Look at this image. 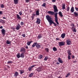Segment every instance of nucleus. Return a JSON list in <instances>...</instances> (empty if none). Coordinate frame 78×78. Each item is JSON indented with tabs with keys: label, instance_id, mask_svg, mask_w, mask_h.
<instances>
[{
	"label": "nucleus",
	"instance_id": "obj_1",
	"mask_svg": "<svg viewBox=\"0 0 78 78\" xmlns=\"http://www.w3.org/2000/svg\"><path fill=\"white\" fill-rule=\"evenodd\" d=\"M46 18L47 20L48 21V22H49L50 26H51V25H52V23H53V24L54 25L55 27L57 26L56 23L54 22L53 21L51 20L52 18L51 16H49L48 15H47L46 16Z\"/></svg>",
	"mask_w": 78,
	"mask_h": 78
},
{
	"label": "nucleus",
	"instance_id": "obj_2",
	"mask_svg": "<svg viewBox=\"0 0 78 78\" xmlns=\"http://www.w3.org/2000/svg\"><path fill=\"white\" fill-rule=\"evenodd\" d=\"M48 13L51 15H54V14L55 21L57 25H59V23L58 21V12H56L55 13V12L53 11L51 12V11H49L48 12Z\"/></svg>",
	"mask_w": 78,
	"mask_h": 78
},
{
	"label": "nucleus",
	"instance_id": "obj_3",
	"mask_svg": "<svg viewBox=\"0 0 78 78\" xmlns=\"http://www.w3.org/2000/svg\"><path fill=\"white\" fill-rule=\"evenodd\" d=\"M66 42L67 45H70L71 43H72V42H71V41H70V39L69 38H68L67 39L66 41Z\"/></svg>",
	"mask_w": 78,
	"mask_h": 78
},
{
	"label": "nucleus",
	"instance_id": "obj_4",
	"mask_svg": "<svg viewBox=\"0 0 78 78\" xmlns=\"http://www.w3.org/2000/svg\"><path fill=\"white\" fill-rule=\"evenodd\" d=\"M26 49H25V48L23 47H22L21 48L20 52H21V53H25L26 51Z\"/></svg>",
	"mask_w": 78,
	"mask_h": 78
},
{
	"label": "nucleus",
	"instance_id": "obj_5",
	"mask_svg": "<svg viewBox=\"0 0 78 78\" xmlns=\"http://www.w3.org/2000/svg\"><path fill=\"white\" fill-rule=\"evenodd\" d=\"M53 8L54 9V12H58V9L57 8V7L56 5H54L53 6Z\"/></svg>",
	"mask_w": 78,
	"mask_h": 78
},
{
	"label": "nucleus",
	"instance_id": "obj_6",
	"mask_svg": "<svg viewBox=\"0 0 78 78\" xmlns=\"http://www.w3.org/2000/svg\"><path fill=\"white\" fill-rule=\"evenodd\" d=\"M66 43L64 41H62L58 42L59 45V46H63V45H65V43Z\"/></svg>",
	"mask_w": 78,
	"mask_h": 78
},
{
	"label": "nucleus",
	"instance_id": "obj_7",
	"mask_svg": "<svg viewBox=\"0 0 78 78\" xmlns=\"http://www.w3.org/2000/svg\"><path fill=\"white\" fill-rule=\"evenodd\" d=\"M36 66V65H33V66H31L29 67L28 69L29 71V72L32 71V69H33V67H35V66Z\"/></svg>",
	"mask_w": 78,
	"mask_h": 78
},
{
	"label": "nucleus",
	"instance_id": "obj_8",
	"mask_svg": "<svg viewBox=\"0 0 78 78\" xmlns=\"http://www.w3.org/2000/svg\"><path fill=\"white\" fill-rule=\"evenodd\" d=\"M42 67H40L38 68H37L36 69V70L37 72H41L42 71Z\"/></svg>",
	"mask_w": 78,
	"mask_h": 78
},
{
	"label": "nucleus",
	"instance_id": "obj_9",
	"mask_svg": "<svg viewBox=\"0 0 78 78\" xmlns=\"http://www.w3.org/2000/svg\"><path fill=\"white\" fill-rule=\"evenodd\" d=\"M1 32L2 33V34L3 35H5L6 31H5V30L4 29H3L1 30Z\"/></svg>",
	"mask_w": 78,
	"mask_h": 78
},
{
	"label": "nucleus",
	"instance_id": "obj_10",
	"mask_svg": "<svg viewBox=\"0 0 78 78\" xmlns=\"http://www.w3.org/2000/svg\"><path fill=\"white\" fill-rule=\"evenodd\" d=\"M58 62H60V63H61L62 64L63 63V61H62V59H61V58H60V57H59L58 58Z\"/></svg>",
	"mask_w": 78,
	"mask_h": 78
},
{
	"label": "nucleus",
	"instance_id": "obj_11",
	"mask_svg": "<svg viewBox=\"0 0 78 78\" xmlns=\"http://www.w3.org/2000/svg\"><path fill=\"white\" fill-rule=\"evenodd\" d=\"M21 27L20 25L19 24H18L16 26V29L17 30H20V28Z\"/></svg>",
	"mask_w": 78,
	"mask_h": 78
},
{
	"label": "nucleus",
	"instance_id": "obj_12",
	"mask_svg": "<svg viewBox=\"0 0 78 78\" xmlns=\"http://www.w3.org/2000/svg\"><path fill=\"white\" fill-rule=\"evenodd\" d=\"M36 23H37L38 24H40L41 23V20L39 18H37V21Z\"/></svg>",
	"mask_w": 78,
	"mask_h": 78
},
{
	"label": "nucleus",
	"instance_id": "obj_13",
	"mask_svg": "<svg viewBox=\"0 0 78 78\" xmlns=\"http://www.w3.org/2000/svg\"><path fill=\"white\" fill-rule=\"evenodd\" d=\"M71 30H73V32H74V33H76V28L75 27H72Z\"/></svg>",
	"mask_w": 78,
	"mask_h": 78
},
{
	"label": "nucleus",
	"instance_id": "obj_14",
	"mask_svg": "<svg viewBox=\"0 0 78 78\" xmlns=\"http://www.w3.org/2000/svg\"><path fill=\"white\" fill-rule=\"evenodd\" d=\"M19 75V73L18 72H15V74L14 75V76L17 78V76Z\"/></svg>",
	"mask_w": 78,
	"mask_h": 78
},
{
	"label": "nucleus",
	"instance_id": "obj_15",
	"mask_svg": "<svg viewBox=\"0 0 78 78\" xmlns=\"http://www.w3.org/2000/svg\"><path fill=\"white\" fill-rule=\"evenodd\" d=\"M66 4L63 3L62 4V9H66Z\"/></svg>",
	"mask_w": 78,
	"mask_h": 78
},
{
	"label": "nucleus",
	"instance_id": "obj_16",
	"mask_svg": "<svg viewBox=\"0 0 78 78\" xmlns=\"http://www.w3.org/2000/svg\"><path fill=\"white\" fill-rule=\"evenodd\" d=\"M67 53H68V55H71V51L70 50V49L68 50Z\"/></svg>",
	"mask_w": 78,
	"mask_h": 78
},
{
	"label": "nucleus",
	"instance_id": "obj_17",
	"mask_svg": "<svg viewBox=\"0 0 78 78\" xmlns=\"http://www.w3.org/2000/svg\"><path fill=\"white\" fill-rule=\"evenodd\" d=\"M66 36V34H61V37L62 39H64L65 37Z\"/></svg>",
	"mask_w": 78,
	"mask_h": 78
},
{
	"label": "nucleus",
	"instance_id": "obj_18",
	"mask_svg": "<svg viewBox=\"0 0 78 78\" xmlns=\"http://www.w3.org/2000/svg\"><path fill=\"white\" fill-rule=\"evenodd\" d=\"M36 47H37V48H41V45L39 44H37L36 45Z\"/></svg>",
	"mask_w": 78,
	"mask_h": 78
},
{
	"label": "nucleus",
	"instance_id": "obj_19",
	"mask_svg": "<svg viewBox=\"0 0 78 78\" xmlns=\"http://www.w3.org/2000/svg\"><path fill=\"white\" fill-rule=\"evenodd\" d=\"M34 73H32L30 74L29 75V77H30V78H31L33 76V75L34 74Z\"/></svg>",
	"mask_w": 78,
	"mask_h": 78
},
{
	"label": "nucleus",
	"instance_id": "obj_20",
	"mask_svg": "<svg viewBox=\"0 0 78 78\" xmlns=\"http://www.w3.org/2000/svg\"><path fill=\"white\" fill-rule=\"evenodd\" d=\"M71 12H74V7H72L70 10Z\"/></svg>",
	"mask_w": 78,
	"mask_h": 78
},
{
	"label": "nucleus",
	"instance_id": "obj_21",
	"mask_svg": "<svg viewBox=\"0 0 78 78\" xmlns=\"http://www.w3.org/2000/svg\"><path fill=\"white\" fill-rule=\"evenodd\" d=\"M42 35L41 34H39V35H38L37 38L38 39H41V38H42Z\"/></svg>",
	"mask_w": 78,
	"mask_h": 78
},
{
	"label": "nucleus",
	"instance_id": "obj_22",
	"mask_svg": "<svg viewBox=\"0 0 78 78\" xmlns=\"http://www.w3.org/2000/svg\"><path fill=\"white\" fill-rule=\"evenodd\" d=\"M20 75H22V74L23 73H24V70H23L20 69Z\"/></svg>",
	"mask_w": 78,
	"mask_h": 78
},
{
	"label": "nucleus",
	"instance_id": "obj_23",
	"mask_svg": "<svg viewBox=\"0 0 78 78\" xmlns=\"http://www.w3.org/2000/svg\"><path fill=\"white\" fill-rule=\"evenodd\" d=\"M74 16L75 17H77V16H78V12H74Z\"/></svg>",
	"mask_w": 78,
	"mask_h": 78
},
{
	"label": "nucleus",
	"instance_id": "obj_24",
	"mask_svg": "<svg viewBox=\"0 0 78 78\" xmlns=\"http://www.w3.org/2000/svg\"><path fill=\"white\" fill-rule=\"evenodd\" d=\"M58 14L59 16H60V17H63V15H62V12H58Z\"/></svg>",
	"mask_w": 78,
	"mask_h": 78
},
{
	"label": "nucleus",
	"instance_id": "obj_25",
	"mask_svg": "<svg viewBox=\"0 0 78 78\" xmlns=\"http://www.w3.org/2000/svg\"><path fill=\"white\" fill-rule=\"evenodd\" d=\"M21 58H24L25 56L24 55V53H22L20 55Z\"/></svg>",
	"mask_w": 78,
	"mask_h": 78
},
{
	"label": "nucleus",
	"instance_id": "obj_26",
	"mask_svg": "<svg viewBox=\"0 0 78 78\" xmlns=\"http://www.w3.org/2000/svg\"><path fill=\"white\" fill-rule=\"evenodd\" d=\"M19 0H14V3L15 5H17L18 3V1Z\"/></svg>",
	"mask_w": 78,
	"mask_h": 78
},
{
	"label": "nucleus",
	"instance_id": "obj_27",
	"mask_svg": "<svg viewBox=\"0 0 78 78\" xmlns=\"http://www.w3.org/2000/svg\"><path fill=\"white\" fill-rule=\"evenodd\" d=\"M39 11H40L38 10L36 11V14L37 16H39Z\"/></svg>",
	"mask_w": 78,
	"mask_h": 78
},
{
	"label": "nucleus",
	"instance_id": "obj_28",
	"mask_svg": "<svg viewBox=\"0 0 78 78\" xmlns=\"http://www.w3.org/2000/svg\"><path fill=\"white\" fill-rule=\"evenodd\" d=\"M6 44H11V42L10 41H9L7 40L6 41Z\"/></svg>",
	"mask_w": 78,
	"mask_h": 78
},
{
	"label": "nucleus",
	"instance_id": "obj_29",
	"mask_svg": "<svg viewBox=\"0 0 78 78\" xmlns=\"http://www.w3.org/2000/svg\"><path fill=\"white\" fill-rule=\"evenodd\" d=\"M13 62L11 61H9L7 62V64H12Z\"/></svg>",
	"mask_w": 78,
	"mask_h": 78
},
{
	"label": "nucleus",
	"instance_id": "obj_30",
	"mask_svg": "<svg viewBox=\"0 0 78 78\" xmlns=\"http://www.w3.org/2000/svg\"><path fill=\"white\" fill-rule=\"evenodd\" d=\"M17 19H19V20H21V19H22V18H21V17H20L19 14L17 15Z\"/></svg>",
	"mask_w": 78,
	"mask_h": 78
},
{
	"label": "nucleus",
	"instance_id": "obj_31",
	"mask_svg": "<svg viewBox=\"0 0 78 78\" xmlns=\"http://www.w3.org/2000/svg\"><path fill=\"white\" fill-rule=\"evenodd\" d=\"M37 44V42L34 43L32 45V47H34Z\"/></svg>",
	"mask_w": 78,
	"mask_h": 78
},
{
	"label": "nucleus",
	"instance_id": "obj_32",
	"mask_svg": "<svg viewBox=\"0 0 78 78\" xmlns=\"http://www.w3.org/2000/svg\"><path fill=\"white\" fill-rule=\"evenodd\" d=\"M32 41H28L27 42V45H30V44H31V42H32Z\"/></svg>",
	"mask_w": 78,
	"mask_h": 78
},
{
	"label": "nucleus",
	"instance_id": "obj_33",
	"mask_svg": "<svg viewBox=\"0 0 78 78\" xmlns=\"http://www.w3.org/2000/svg\"><path fill=\"white\" fill-rule=\"evenodd\" d=\"M43 58V55H40L38 57V59H42Z\"/></svg>",
	"mask_w": 78,
	"mask_h": 78
},
{
	"label": "nucleus",
	"instance_id": "obj_34",
	"mask_svg": "<svg viewBox=\"0 0 78 78\" xmlns=\"http://www.w3.org/2000/svg\"><path fill=\"white\" fill-rule=\"evenodd\" d=\"M53 50L54 51H57V48L55 47H54L53 48Z\"/></svg>",
	"mask_w": 78,
	"mask_h": 78
},
{
	"label": "nucleus",
	"instance_id": "obj_35",
	"mask_svg": "<svg viewBox=\"0 0 78 78\" xmlns=\"http://www.w3.org/2000/svg\"><path fill=\"white\" fill-rule=\"evenodd\" d=\"M45 51H46V52H47V53H48L49 51V49L48 48H46L45 49Z\"/></svg>",
	"mask_w": 78,
	"mask_h": 78
},
{
	"label": "nucleus",
	"instance_id": "obj_36",
	"mask_svg": "<svg viewBox=\"0 0 78 78\" xmlns=\"http://www.w3.org/2000/svg\"><path fill=\"white\" fill-rule=\"evenodd\" d=\"M17 57L18 58H20V53H18L17 55Z\"/></svg>",
	"mask_w": 78,
	"mask_h": 78
},
{
	"label": "nucleus",
	"instance_id": "obj_37",
	"mask_svg": "<svg viewBox=\"0 0 78 78\" xmlns=\"http://www.w3.org/2000/svg\"><path fill=\"white\" fill-rule=\"evenodd\" d=\"M0 22H1L2 23H5V22L3 21V20H0Z\"/></svg>",
	"mask_w": 78,
	"mask_h": 78
},
{
	"label": "nucleus",
	"instance_id": "obj_38",
	"mask_svg": "<svg viewBox=\"0 0 78 78\" xmlns=\"http://www.w3.org/2000/svg\"><path fill=\"white\" fill-rule=\"evenodd\" d=\"M48 57L47 56L45 57V58L44 59V61H47L48 59Z\"/></svg>",
	"mask_w": 78,
	"mask_h": 78
},
{
	"label": "nucleus",
	"instance_id": "obj_39",
	"mask_svg": "<svg viewBox=\"0 0 78 78\" xmlns=\"http://www.w3.org/2000/svg\"><path fill=\"white\" fill-rule=\"evenodd\" d=\"M68 60H70V59H71V58L70 57V55H68Z\"/></svg>",
	"mask_w": 78,
	"mask_h": 78
},
{
	"label": "nucleus",
	"instance_id": "obj_40",
	"mask_svg": "<svg viewBox=\"0 0 78 78\" xmlns=\"http://www.w3.org/2000/svg\"><path fill=\"white\" fill-rule=\"evenodd\" d=\"M70 9V7H67L66 9V11H69V10Z\"/></svg>",
	"mask_w": 78,
	"mask_h": 78
},
{
	"label": "nucleus",
	"instance_id": "obj_41",
	"mask_svg": "<svg viewBox=\"0 0 78 78\" xmlns=\"http://www.w3.org/2000/svg\"><path fill=\"white\" fill-rule=\"evenodd\" d=\"M42 6H44V7H45V8L46 7V3H44L43 5H42Z\"/></svg>",
	"mask_w": 78,
	"mask_h": 78
},
{
	"label": "nucleus",
	"instance_id": "obj_42",
	"mask_svg": "<svg viewBox=\"0 0 78 78\" xmlns=\"http://www.w3.org/2000/svg\"><path fill=\"white\" fill-rule=\"evenodd\" d=\"M70 73H68L67 74V75L66 76V78H67V77H68L69 76H70Z\"/></svg>",
	"mask_w": 78,
	"mask_h": 78
},
{
	"label": "nucleus",
	"instance_id": "obj_43",
	"mask_svg": "<svg viewBox=\"0 0 78 78\" xmlns=\"http://www.w3.org/2000/svg\"><path fill=\"white\" fill-rule=\"evenodd\" d=\"M1 8H4V5L3 4H1Z\"/></svg>",
	"mask_w": 78,
	"mask_h": 78
},
{
	"label": "nucleus",
	"instance_id": "obj_44",
	"mask_svg": "<svg viewBox=\"0 0 78 78\" xmlns=\"http://www.w3.org/2000/svg\"><path fill=\"white\" fill-rule=\"evenodd\" d=\"M71 26L72 27H75V24H71Z\"/></svg>",
	"mask_w": 78,
	"mask_h": 78
},
{
	"label": "nucleus",
	"instance_id": "obj_45",
	"mask_svg": "<svg viewBox=\"0 0 78 78\" xmlns=\"http://www.w3.org/2000/svg\"><path fill=\"white\" fill-rule=\"evenodd\" d=\"M30 0H26V3H28V2H30Z\"/></svg>",
	"mask_w": 78,
	"mask_h": 78
},
{
	"label": "nucleus",
	"instance_id": "obj_46",
	"mask_svg": "<svg viewBox=\"0 0 78 78\" xmlns=\"http://www.w3.org/2000/svg\"><path fill=\"white\" fill-rule=\"evenodd\" d=\"M19 14H20V16H21L22 14V12H19Z\"/></svg>",
	"mask_w": 78,
	"mask_h": 78
},
{
	"label": "nucleus",
	"instance_id": "obj_47",
	"mask_svg": "<svg viewBox=\"0 0 78 78\" xmlns=\"http://www.w3.org/2000/svg\"><path fill=\"white\" fill-rule=\"evenodd\" d=\"M2 14H3V12L1 11H0V15H2Z\"/></svg>",
	"mask_w": 78,
	"mask_h": 78
},
{
	"label": "nucleus",
	"instance_id": "obj_48",
	"mask_svg": "<svg viewBox=\"0 0 78 78\" xmlns=\"http://www.w3.org/2000/svg\"><path fill=\"white\" fill-rule=\"evenodd\" d=\"M71 57L73 59H74L75 58V56L74 55H72L71 56Z\"/></svg>",
	"mask_w": 78,
	"mask_h": 78
},
{
	"label": "nucleus",
	"instance_id": "obj_49",
	"mask_svg": "<svg viewBox=\"0 0 78 78\" xmlns=\"http://www.w3.org/2000/svg\"><path fill=\"white\" fill-rule=\"evenodd\" d=\"M75 9L76 10V11H78V8L75 7Z\"/></svg>",
	"mask_w": 78,
	"mask_h": 78
},
{
	"label": "nucleus",
	"instance_id": "obj_50",
	"mask_svg": "<svg viewBox=\"0 0 78 78\" xmlns=\"http://www.w3.org/2000/svg\"><path fill=\"white\" fill-rule=\"evenodd\" d=\"M56 40L57 41H59V38H56Z\"/></svg>",
	"mask_w": 78,
	"mask_h": 78
},
{
	"label": "nucleus",
	"instance_id": "obj_51",
	"mask_svg": "<svg viewBox=\"0 0 78 78\" xmlns=\"http://www.w3.org/2000/svg\"><path fill=\"white\" fill-rule=\"evenodd\" d=\"M23 23H23V22H21V25H23Z\"/></svg>",
	"mask_w": 78,
	"mask_h": 78
},
{
	"label": "nucleus",
	"instance_id": "obj_52",
	"mask_svg": "<svg viewBox=\"0 0 78 78\" xmlns=\"http://www.w3.org/2000/svg\"><path fill=\"white\" fill-rule=\"evenodd\" d=\"M22 36L24 37H25V34H23L22 35Z\"/></svg>",
	"mask_w": 78,
	"mask_h": 78
},
{
	"label": "nucleus",
	"instance_id": "obj_53",
	"mask_svg": "<svg viewBox=\"0 0 78 78\" xmlns=\"http://www.w3.org/2000/svg\"><path fill=\"white\" fill-rule=\"evenodd\" d=\"M7 66L8 69H10V67H9V66L7 65Z\"/></svg>",
	"mask_w": 78,
	"mask_h": 78
},
{
	"label": "nucleus",
	"instance_id": "obj_54",
	"mask_svg": "<svg viewBox=\"0 0 78 78\" xmlns=\"http://www.w3.org/2000/svg\"><path fill=\"white\" fill-rule=\"evenodd\" d=\"M25 48H26V49H28V46H26Z\"/></svg>",
	"mask_w": 78,
	"mask_h": 78
},
{
	"label": "nucleus",
	"instance_id": "obj_55",
	"mask_svg": "<svg viewBox=\"0 0 78 78\" xmlns=\"http://www.w3.org/2000/svg\"><path fill=\"white\" fill-rule=\"evenodd\" d=\"M56 0H52V2H56Z\"/></svg>",
	"mask_w": 78,
	"mask_h": 78
},
{
	"label": "nucleus",
	"instance_id": "obj_56",
	"mask_svg": "<svg viewBox=\"0 0 78 78\" xmlns=\"http://www.w3.org/2000/svg\"><path fill=\"white\" fill-rule=\"evenodd\" d=\"M35 14H32V16H33L34 17V16H35Z\"/></svg>",
	"mask_w": 78,
	"mask_h": 78
},
{
	"label": "nucleus",
	"instance_id": "obj_57",
	"mask_svg": "<svg viewBox=\"0 0 78 78\" xmlns=\"http://www.w3.org/2000/svg\"><path fill=\"white\" fill-rule=\"evenodd\" d=\"M2 28H3V26H1L0 27V29H2Z\"/></svg>",
	"mask_w": 78,
	"mask_h": 78
},
{
	"label": "nucleus",
	"instance_id": "obj_58",
	"mask_svg": "<svg viewBox=\"0 0 78 78\" xmlns=\"http://www.w3.org/2000/svg\"><path fill=\"white\" fill-rule=\"evenodd\" d=\"M56 64L57 65H59V62H57L56 63Z\"/></svg>",
	"mask_w": 78,
	"mask_h": 78
},
{
	"label": "nucleus",
	"instance_id": "obj_59",
	"mask_svg": "<svg viewBox=\"0 0 78 78\" xmlns=\"http://www.w3.org/2000/svg\"><path fill=\"white\" fill-rule=\"evenodd\" d=\"M73 63H75V62H76V61H73Z\"/></svg>",
	"mask_w": 78,
	"mask_h": 78
},
{
	"label": "nucleus",
	"instance_id": "obj_60",
	"mask_svg": "<svg viewBox=\"0 0 78 78\" xmlns=\"http://www.w3.org/2000/svg\"><path fill=\"white\" fill-rule=\"evenodd\" d=\"M34 16H31L32 19H34Z\"/></svg>",
	"mask_w": 78,
	"mask_h": 78
},
{
	"label": "nucleus",
	"instance_id": "obj_61",
	"mask_svg": "<svg viewBox=\"0 0 78 78\" xmlns=\"http://www.w3.org/2000/svg\"><path fill=\"white\" fill-rule=\"evenodd\" d=\"M3 19H6V18H5V17H3Z\"/></svg>",
	"mask_w": 78,
	"mask_h": 78
},
{
	"label": "nucleus",
	"instance_id": "obj_62",
	"mask_svg": "<svg viewBox=\"0 0 78 78\" xmlns=\"http://www.w3.org/2000/svg\"><path fill=\"white\" fill-rule=\"evenodd\" d=\"M76 25H77V27H78V24L77 23L76 24Z\"/></svg>",
	"mask_w": 78,
	"mask_h": 78
},
{
	"label": "nucleus",
	"instance_id": "obj_63",
	"mask_svg": "<svg viewBox=\"0 0 78 78\" xmlns=\"http://www.w3.org/2000/svg\"><path fill=\"white\" fill-rule=\"evenodd\" d=\"M40 0H35L36 1H39Z\"/></svg>",
	"mask_w": 78,
	"mask_h": 78
},
{
	"label": "nucleus",
	"instance_id": "obj_64",
	"mask_svg": "<svg viewBox=\"0 0 78 78\" xmlns=\"http://www.w3.org/2000/svg\"><path fill=\"white\" fill-rule=\"evenodd\" d=\"M23 78H26L25 77H24Z\"/></svg>",
	"mask_w": 78,
	"mask_h": 78
}]
</instances>
